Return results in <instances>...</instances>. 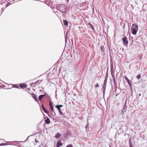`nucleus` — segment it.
Masks as SVG:
<instances>
[{
    "label": "nucleus",
    "instance_id": "2",
    "mask_svg": "<svg viewBox=\"0 0 147 147\" xmlns=\"http://www.w3.org/2000/svg\"><path fill=\"white\" fill-rule=\"evenodd\" d=\"M123 42V45H127L128 44V41L127 40L126 38L125 37H124L122 39Z\"/></svg>",
    "mask_w": 147,
    "mask_h": 147
},
{
    "label": "nucleus",
    "instance_id": "22",
    "mask_svg": "<svg viewBox=\"0 0 147 147\" xmlns=\"http://www.w3.org/2000/svg\"><path fill=\"white\" fill-rule=\"evenodd\" d=\"M66 147H73V146L71 144H69L66 146Z\"/></svg>",
    "mask_w": 147,
    "mask_h": 147
},
{
    "label": "nucleus",
    "instance_id": "12",
    "mask_svg": "<svg viewBox=\"0 0 147 147\" xmlns=\"http://www.w3.org/2000/svg\"><path fill=\"white\" fill-rule=\"evenodd\" d=\"M63 24H64L65 26H67L68 25V22L67 21L65 20L63 21Z\"/></svg>",
    "mask_w": 147,
    "mask_h": 147
},
{
    "label": "nucleus",
    "instance_id": "7",
    "mask_svg": "<svg viewBox=\"0 0 147 147\" xmlns=\"http://www.w3.org/2000/svg\"><path fill=\"white\" fill-rule=\"evenodd\" d=\"M45 96V95H40L38 98L39 100L40 101Z\"/></svg>",
    "mask_w": 147,
    "mask_h": 147
},
{
    "label": "nucleus",
    "instance_id": "10",
    "mask_svg": "<svg viewBox=\"0 0 147 147\" xmlns=\"http://www.w3.org/2000/svg\"><path fill=\"white\" fill-rule=\"evenodd\" d=\"M41 107H42V109H43V110H44V112L45 113H48V111H47L46 109L44 107V106L43 105H41Z\"/></svg>",
    "mask_w": 147,
    "mask_h": 147
},
{
    "label": "nucleus",
    "instance_id": "21",
    "mask_svg": "<svg viewBox=\"0 0 147 147\" xmlns=\"http://www.w3.org/2000/svg\"><path fill=\"white\" fill-rule=\"evenodd\" d=\"M106 83H105V82H104V84H103V87L105 88H105L106 87Z\"/></svg>",
    "mask_w": 147,
    "mask_h": 147
},
{
    "label": "nucleus",
    "instance_id": "15",
    "mask_svg": "<svg viewBox=\"0 0 147 147\" xmlns=\"http://www.w3.org/2000/svg\"><path fill=\"white\" fill-rule=\"evenodd\" d=\"M88 25H89V26L91 27V28L92 29H94V27L93 26L91 23H88Z\"/></svg>",
    "mask_w": 147,
    "mask_h": 147
},
{
    "label": "nucleus",
    "instance_id": "8",
    "mask_svg": "<svg viewBox=\"0 0 147 147\" xmlns=\"http://www.w3.org/2000/svg\"><path fill=\"white\" fill-rule=\"evenodd\" d=\"M61 135V134L59 133H57L55 135V137L56 138H58Z\"/></svg>",
    "mask_w": 147,
    "mask_h": 147
},
{
    "label": "nucleus",
    "instance_id": "14",
    "mask_svg": "<svg viewBox=\"0 0 147 147\" xmlns=\"http://www.w3.org/2000/svg\"><path fill=\"white\" fill-rule=\"evenodd\" d=\"M13 86V87L14 88H19V86L17 85H14Z\"/></svg>",
    "mask_w": 147,
    "mask_h": 147
},
{
    "label": "nucleus",
    "instance_id": "11",
    "mask_svg": "<svg viewBox=\"0 0 147 147\" xmlns=\"http://www.w3.org/2000/svg\"><path fill=\"white\" fill-rule=\"evenodd\" d=\"M100 49L102 52L104 53V46H101L100 47Z\"/></svg>",
    "mask_w": 147,
    "mask_h": 147
},
{
    "label": "nucleus",
    "instance_id": "17",
    "mask_svg": "<svg viewBox=\"0 0 147 147\" xmlns=\"http://www.w3.org/2000/svg\"><path fill=\"white\" fill-rule=\"evenodd\" d=\"M55 107L57 109L59 110H59H61L60 107L58 105H56L55 106Z\"/></svg>",
    "mask_w": 147,
    "mask_h": 147
},
{
    "label": "nucleus",
    "instance_id": "23",
    "mask_svg": "<svg viewBox=\"0 0 147 147\" xmlns=\"http://www.w3.org/2000/svg\"><path fill=\"white\" fill-rule=\"evenodd\" d=\"M98 86H99L98 84V83H96V87H98Z\"/></svg>",
    "mask_w": 147,
    "mask_h": 147
},
{
    "label": "nucleus",
    "instance_id": "13",
    "mask_svg": "<svg viewBox=\"0 0 147 147\" xmlns=\"http://www.w3.org/2000/svg\"><path fill=\"white\" fill-rule=\"evenodd\" d=\"M49 105L50 107V108H51V110H52V111L54 112L53 108L52 107V105L51 103V102H50L49 103Z\"/></svg>",
    "mask_w": 147,
    "mask_h": 147
},
{
    "label": "nucleus",
    "instance_id": "16",
    "mask_svg": "<svg viewBox=\"0 0 147 147\" xmlns=\"http://www.w3.org/2000/svg\"><path fill=\"white\" fill-rule=\"evenodd\" d=\"M39 80H38L36 82L33 83L32 84H34V85H36V84L39 82Z\"/></svg>",
    "mask_w": 147,
    "mask_h": 147
},
{
    "label": "nucleus",
    "instance_id": "9",
    "mask_svg": "<svg viewBox=\"0 0 147 147\" xmlns=\"http://www.w3.org/2000/svg\"><path fill=\"white\" fill-rule=\"evenodd\" d=\"M45 122L47 124H49L50 123V120L47 117V119L45 121Z\"/></svg>",
    "mask_w": 147,
    "mask_h": 147
},
{
    "label": "nucleus",
    "instance_id": "19",
    "mask_svg": "<svg viewBox=\"0 0 147 147\" xmlns=\"http://www.w3.org/2000/svg\"><path fill=\"white\" fill-rule=\"evenodd\" d=\"M129 141H130V140H129ZM129 147H133L132 143L130 142V141H129Z\"/></svg>",
    "mask_w": 147,
    "mask_h": 147
},
{
    "label": "nucleus",
    "instance_id": "20",
    "mask_svg": "<svg viewBox=\"0 0 147 147\" xmlns=\"http://www.w3.org/2000/svg\"><path fill=\"white\" fill-rule=\"evenodd\" d=\"M137 78L138 79H140L141 78V75L140 74H138L137 76Z\"/></svg>",
    "mask_w": 147,
    "mask_h": 147
},
{
    "label": "nucleus",
    "instance_id": "25",
    "mask_svg": "<svg viewBox=\"0 0 147 147\" xmlns=\"http://www.w3.org/2000/svg\"><path fill=\"white\" fill-rule=\"evenodd\" d=\"M114 78H113V80L114 82H115V77L114 76H113Z\"/></svg>",
    "mask_w": 147,
    "mask_h": 147
},
{
    "label": "nucleus",
    "instance_id": "26",
    "mask_svg": "<svg viewBox=\"0 0 147 147\" xmlns=\"http://www.w3.org/2000/svg\"><path fill=\"white\" fill-rule=\"evenodd\" d=\"M111 75H112V76H113L112 74H111Z\"/></svg>",
    "mask_w": 147,
    "mask_h": 147
},
{
    "label": "nucleus",
    "instance_id": "4",
    "mask_svg": "<svg viewBox=\"0 0 147 147\" xmlns=\"http://www.w3.org/2000/svg\"><path fill=\"white\" fill-rule=\"evenodd\" d=\"M32 97L34 99V100L36 102L38 101L37 98L36 97V95L34 93H32Z\"/></svg>",
    "mask_w": 147,
    "mask_h": 147
},
{
    "label": "nucleus",
    "instance_id": "3",
    "mask_svg": "<svg viewBox=\"0 0 147 147\" xmlns=\"http://www.w3.org/2000/svg\"><path fill=\"white\" fill-rule=\"evenodd\" d=\"M19 86L21 88L24 89L26 88L27 85L26 84H19Z\"/></svg>",
    "mask_w": 147,
    "mask_h": 147
},
{
    "label": "nucleus",
    "instance_id": "24",
    "mask_svg": "<svg viewBox=\"0 0 147 147\" xmlns=\"http://www.w3.org/2000/svg\"><path fill=\"white\" fill-rule=\"evenodd\" d=\"M59 106L60 108L61 107H63V106L62 105H58Z\"/></svg>",
    "mask_w": 147,
    "mask_h": 147
},
{
    "label": "nucleus",
    "instance_id": "6",
    "mask_svg": "<svg viewBox=\"0 0 147 147\" xmlns=\"http://www.w3.org/2000/svg\"><path fill=\"white\" fill-rule=\"evenodd\" d=\"M62 143L60 141H59L57 143V147H59L60 146H62Z\"/></svg>",
    "mask_w": 147,
    "mask_h": 147
},
{
    "label": "nucleus",
    "instance_id": "5",
    "mask_svg": "<svg viewBox=\"0 0 147 147\" xmlns=\"http://www.w3.org/2000/svg\"><path fill=\"white\" fill-rule=\"evenodd\" d=\"M125 79L127 81L128 84L129 86H131V83L130 82V80H129V79L127 78V77H126V76H125L124 77Z\"/></svg>",
    "mask_w": 147,
    "mask_h": 147
},
{
    "label": "nucleus",
    "instance_id": "1",
    "mask_svg": "<svg viewBox=\"0 0 147 147\" xmlns=\"http://www.w3.org/2000/svg\"><path fill=\"white\" fill-rule=\"evenodd\" d=\"M131 33L134 35L136 34L138 30V26L136 24H133L131 28Z\"/></svg>",
    "mask_w": 147,
    "mask_h": 147
},
{
    "label": "nucleus",
    "instance_id": "18",
    "mask_svg": "<svg viewBox=\"0 0 147 147\" xmlns=\"http://www.w3.org/2000/svg\"><path fill=\"white\" fill-rule=\"evenodd\" d=\"M59 114L60 115H61L63 116L64 115V114H63V112L61 111V110H59Z\"/></svg>",
    "mask_w": 147,
    "mask_h": 147
}]
</instances>
